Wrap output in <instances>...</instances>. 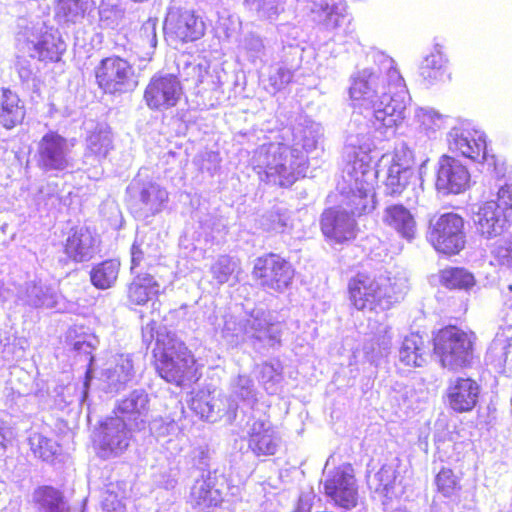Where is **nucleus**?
<instances>
[{"instance_id":"f257e3e1","label":"nucleus","mask_w":512,"mask_h":512,"mask_svg":"<svg viewBox=\"0 0 512 512\" xmlns=\"http://www.w3.org/2000/svg\"><path fill=\"white\" fill-rule=\"evenodd\" d=\"M349 97L354 108L366 111L351 120L359 116L375 132L385 134L405 118L408 91L394 60L385 54H377L372 66L351 75Z\"/></svg>"},{"instance_id":"f03ea898","label":"nucleus","mask_w":512,"mask_h":512,"mask_svg":"<svg viewBox=\"0 0 512 512\" xmlns=\"http://www.w3.org/2000/svg\"><path fill=\"white\" fill-rule=\"evenodd\" d=\"M373 132L367 123L355 116L349 124L346 136V164L342 171L343 182L339 189L343 203L351 208L353 214H362L374 209V185L377 171L372 164L370 152L373 144Z\"/></svg>"},{"instance_id":"7ed1b4c3","label":"nucleus","mask_w":512,"mask_h":512,"mask_svg":"<svg viewBox=\"0 0 512 512\" xmlns=\"http://www.w3.org/2000/svg\"><path fill=\"white\" fill-rule=\"evenodd\" d=\"M408 288V279L400 272L378 276L358 273L348 283L350 301L361 311L388 310L403 299Z\"/></svg>"},{"instance_id":"20e7f679","label":"nucleus","mask_w":512,"mask_h":512,"mask_svg":"<svg viewBox=\"0 0 512 512\" xmlns=\"http://www.w3.org/2000/svg\"><path fill=\"white\" fill-rule=\"evenodd\" d=\"M295 152L284 143L263 144L254 151L251 165L261 181L289 187L304 175L307 166L304 153Z\"/></svg>"},{"instance_id":"39448f33","label":"nucleus","mask_w":512,"mask_h":512,"mask_svg":"<svg viewBox=\"0 0 512 512\" xmlns=\"http://www.w3.org/2000/svg\"><path fill=\"white\" fill-rule=\"evenodd\" d=\"M154 356L156 369L167 382L180 386L196 377L193 355L174 334H157Z\"/></svg>"},{"instance_id":"423d86ee","label":"nucleus","mask_w":512,"mask_h":512,"mask_svg":"<svg viewBox=\"0 0 512 512\" xmlns=\"http://www.w3.org/2000/svg\"><path fill=\"white\" fill-rule=\"evenodd\" d=\"M129 207L138 219H147L161 213L169 201L165 187L139 173L127 187Z\"/></svg>"},{"instance_id":"0eeeda50","label":"nucleus","mask_w":512,"mask_h":512,"mask_svg":"<svg viewBox=\"0 0 512 512\" xmlns=\"http://www.w3.org/2000/svg\"><path fill=\"white\" fill-rule=\"evenodd\" d=\"M474 335L455 326L441 329L434 338V351L443 367L454 370L467 366L473 357Z\"/></svg>"},{"instance_id":"6e6552de","label":"nucleus","mask_w":512,"mask_h":512,"mask_svg":"<svg viewBox=\"0 0 512 512\" xmlns=\"http://www.w3.org/2000/svg\"><path fill=\"white\" fill-rule=\"evenodd\" d=\"M464 219L456 213H445L430 220L428 241L436 251L446 254H458L466 243Z\"/></svg>"},{"instance_id":"1a4fd4ad","label":"nucleus","mask_w":512,"mask_h":512,"mask_svg":"<svg viewBox=\"0 0 512 512\" xmlns=\"http://www.w3.org/2000/svg\"><path fill=\"white\" fill-rule=\"evenodd\" d=\"M253 275L265 289L282 292L294 278L292 265L277 254H267L256 260Z\"/></svg>"},{"instance_id":"9d476101","label":"nucleus","mask_w":512,"mask_h":512,"mask_svg":"<svg viewBox=\"0 0 512 512\" xmlns=\"http://www.w3.org/2000/svg\"><path fill=\"white\" fill-rule=\"evenodd\" d=\"M451 152L476 162H489L486 135L483 131L466 125L455 126L447 134Z\"/></svg>"},{"instance_id":"9b49d317","label":"nucleus","mask_w":512,"mask_h":512,"mask_svg":"<svg viewBox=\"0 0 512 512\" xmlns=\"http://www.w3.org/2000/svg\"><path fill=\"white\" fill-rule=\"evenodd\" d=\"M183 95L180 80L173 74L154 75L144 91V100L151 110L165 111L175 107Z\"/></svg>"},{"instance_id":"f8f14e48","label":"nucleus","mask_w":512,"mask_h":512,"mask_svg":"<svg viewBox=\"0 0 512 512\" xmlns=\"http://www.w3.org/2000/svg\"><path fill=\"white\" fill-rule=\"evenodd\" d=\"M132 430L131 424L120 416L107 418L96 437L100 457L106 459L122 454L129 446Z\"/></svg>"},{"instance_id":"ddd939ff","label":"nucleus","mask_w":512,"mask_h":512,"mask_svg":"<svg viewBox=\"0 0 512 512\" xmlns=\"http://www.w3.org/2000/svg\"><path fill=\"white\" fill-rule=\"evenodd\" d=\"M324 491L336 505L345 509L354 508L358 501V491L352 467L341 465L328 472Z\"/></svg>"},{"instance_id":"4468645a","label":"nucleus","mask_w":512,"mask_h":512,"mask_svg":"<svg viewBox=\"0 0 512 512\" xmlns=\"http://www.w3.org/2000/svg\"><path fill=\"white\" fill-rule=\"evenodd\" d=\"M472 222L477 235L485 240L501 236L512 224L509 216L494 200L475 206L472 211Z\"/></svg>"},{"instance_id":"2eb2a0df","label":"nucleus","mask_w":512,"mask_h":512,"mask_svg":"<svg viewBox=\"0 0 512 512\" xmlns=\"http://www.w3.org/2000/svg\"><path fill=\"white\" fill-rule=\"evenodd\" d=\"M134 71L132 66L120 57H107L96 67L98 85L108 93L123 92L131 86Z\"/></svg>"},{"instance_id":"dca6fc26","label":"nucleus","mask_w":512,"mask_h":512,"mask_svg":"<svg viewBox=\"0 0 512 512\" xmlns=\"http://www.w3.org/2000/svg\"><path fill=\"white\" fill-rule=\"evenodd\" d=\"M382 165L387 167L385 180L386 193L399 195L415 177L411 168L410 152L404 148H397L392 154L383 155Z\"/></svg>"},{"instance_id":"f3484780","label":"nucleus","mask_w":512,"mask_h":512,"mask_svg":"<svg viewBox=\"0 0 512 512\" xmlns=\"http://www.w3.org/2000/svg\"><path fill=\"white\" fill-rule=\"evenodd\" d=\"M471 176L460 160L443 155L438 161L436 188L445 194H460L470 187Z\"/></svg>"},{"instance_id":"a211bd4d","label":"nucleus","mask_w":512,"mask_h":512,"mask_svg":"<svg viewBox=\"0 0 512 512\" xmlns=\"http://www.w3.org/2000/svg\"><path fill=\"white\" fill-rule=\"evenodd\" d=\"M248 448L256 457L275 455L281 446V437L266 417L248 423Z\"/></svg>"},{"instance_id":"6ab92c4d","label":"nucleus","mask_w":512,"mask_h":512,"mask_svg":"<svg viewBox=\"0 0 512 512\" xmlns=\"http://www.w3.org/2000/svg\"><path fill=\"white\" fill-rule=\"evenodd\" d=\"M164 30L168 37L181 42L195 41L205 32L204 22L189 10H171L167 14Z\"/></svg>"},{"instance_id":"aec40b11","label":"nucleus","mask_w":512,"mask_h":512,"mask_svg":"<svg viewBox=\"0 0 512 512\" xmlns=\"http://www.w3.org/2000/svg\"><path fill=\"white\" fill-rule=\"evenodd\" d=\"M341 203L342 209H328L324 211L321 218L323 234L336 243L349 241L356 236V223L352 217L355 214L343 203V200Z\"/></svg>"},{"instance_id":"412c9836","label":"nucleus","mask_w":512,"mask_h":512,"mask_svg":"<svg viewBox=\"0 0 512 512\" xmlns=\"http://www.w3.org/2000/svg\"><path fill=\"white\" fill-rule=\"evenodd\" d=\"M97 250V239L87 227L72 228L64 243V253L75 263L87 262Z\"/></svg>"},{"instance_id":"4be33fe9","label":"nucleus","mask_w":512,"mask_h":512,"mask_svg":"<svg viewBox=\"0 0 512 512\" xmlns=\"http://www.w3.org/2000/svg\"><path fill=\"white\" fill-rule=\"evenodd\" d=\"M223 501L221 491L211 476L195 480L191 487L189 502L197 512H212Z\"/></svg>"},{"instance_id":"5701e85b","label":"nucleus","mask_w":512,"mask_h":512,"mask_svg":"<svg viewBox=\"0 0 512 512\" xmlns=\"http://www.w3.org/2000/svg\"><path fill=\"white\" fill-rule=\"evenodd\" d=\"M39 153L40 161L46 168L63 170L69 165V145L63 137L55 133L43 137Z\"/></svg>"},{"instance_id":"b1692460","label":"nucleus","mask_w":512,"mask_h":512,"mask_svg":"<svg viewBox=\"0 0 512 512\" xmlns=\"http://www.w3.org/2000/svg\"><path fill=\"white\" fill-rule=\"evenodd\" d=\"M447 396L453 410L457 412L470 411L477 403L479 386L470 378H456L450 381Z\"/></svg>"},{"instance_id":"393cba45","label":"nucleus","mask_w":512,"mask_h":512,"mask_svg":"<svg viewBox=\"0 0 512 512\" xmlns=\"http://www.w3.org/2000/svg\"><path fill=\"white\" fill-rule=\"evenodd\" d=\"M148 403V394L144 390H134L119 402L117 411L122 415L121 418L129 421L131 429L141 430L146 423Z\"/></svg>"},{"instance_id":"a878e982","label":"nucleus","mask_w":512,"mask_h":512,"mask_svg":"<svg viewBox=\"0 0 512 512\" xmlns=\"http://www.w3.org/2000/svg\"><path fill=\"white\" fill-rule=\"evenodd\" d=\"M384 223L395 230L402 238L411 241L417 233L414 216L403 205H392L385 209Z\"/></svg>"},{"instance_id":"bb28decb","label":"nucleus","mask_w":512,"mask_h":512,"mask_svg":"<svg viewBox=\"0 0 512 512\" xmlns=\"http://www.w3.org/2000/svg\"><path fill=\"white\" fill-rule=\"evenodd\" d=\"M292 135L293 147L291 149H296L295 154L301 153L298 147H301L304 152L309 153L318 147L323 135V129L319 123L310 119H304L294 126Z\"/></svg>"},{"instance_id":"cd10ccee","label":"nucleus","mask_w":512,"mask_h":512,"mask_svg":"<svg viewBox=\"0 0 512 512\" xmlns=\"http://www.w3.org/2000/svg\"><path fill=\"white\" fill-rule=\"evenodd\" d=\"M24 116V106L18 96L9 89L0 88V126L12 129L23 121Z\"/></svg>"},{"instance_id":"c85d7f7f","label":"nucleus","mask_w":512,"mask_h":512,"mask_svg":"<svg viewBox=\"0 0 512 512\" xmlns=\"http://www.w3.org/2000/svg\"><path fill=\"white\" fill-rule=\"evenodd\" d=\"M160 292V285L152 275L136 276L128 286V299L131 304L144 305L156 297Z\"/></svg>"},{"instance_id":"c756f323","label":"nucleus","mask_w":512,"mask_h":512,"mask_svg":"<svg viewBox=\"0 0 512 512\" xmlns=\"http://www.w3.org/2000/svg\"><path fill=\"white\" fill-rule=\"evenodd\" d=\"M427 360L424 341L418 334L406 336L399 349V361L407 367H422Z\"/></svg>"},{"instance_id":"7c9ffc66","label":"nucleus","mask_w":512,"mask_h":512,"mask_svg":"<svg viewBox=\"0 0 512 512\" xmlns=\"http://www.w3.org/2000/svg\"><path fill=\"white\" fill-rule=\"evenodd\" d=\"M307 9L313 20L323 24L327 29L337 28L344 18L333 0H307Z\"/></svg>"},{"instance_id":"2f4dec72","label":"nucleus","mask_w":512,"mask_h":512,"mask_svg":"<svg viewBox=\"0 0 512 512\" xmlns=\"http://www.w3.org/2000/svg\"><path fill=\"white\" fill-rule=\"evenodd\" d=\"M103 376L110 391H118L134 376L133 364L129 355H119L114 366L106 369Z\"/></svg>"},{"instance_id":"473e14b6","label":"nucleus","mask_w":512,"mask_h":512,"mask_svg":"<svg viewBox=\"0 0 512 512\" xmlns=\"http://www.w3.org/2000/svg\"><path fill=\"white\" fill-rule=\"evenodd\" d=\"M447 117L431 107H417L414 122L417 129L428 137H435L446 125Z\"/></svg>"},{"instance_id":"72a5a7b5","label":"nucleus","mask_w":512,"mask_h":512,"mask_svg":"<svg viewBox=\"0 0 512 512\" xmlns=\"http://www.w3.org/2000/svg\"><path fill=\"white\" fill-rule=\"evenodd\" d=\"M247 320L248 339H257L268 346H275L280 343V331L278 326L269 324L266 318L251 315Z\"/></svg>"},{"instance_id":"f704fd0d","label":"nucleus","mask_w":512,"mask_h":512,"mask_svg":"<svg viewBox=\"0 0 512 512\" xmlns=\"http://www.w3.org/2000/svg\"><path fill=\"white\" fill-rule=\"evenodd\" d=\"M87 151L97 158H105L113 148V135L110 127L100 123L87 137Z\"/></svg>"},{"instance_id":"c9c22d12","label":"nucleus","mask_w":512,"mask_h":512,"mask_svg":"<svg viewBox=\"0 0 512 512\" xmlns=\"http://www.w3.org/2000/svg\"><path fill=\"white\" fill-rule=\"evenodd\" d=\"M120 271V262L116 259L105 260L93 266L90 280L93 286L105 290L114 286Z\"/></svg>"},{"instance_id":"e433bc0d","label":"nucleus","mask_w":512,"mask_h":512,"mask_svg":"<svg viewBox=\"0 0 512 512\" xmlns=\"http://www.w3.org/2000/svg\"><path fill=\"white\" fill-rule=\"evenodd\" d=\"M34 50L37 51L41 61H58L66 50V45L57 32H46L34 45Z\"/></svg>"},{"instance_id":"4c0bfd02","label":"nucleus","mask_w":512,"mask_h":512,"mask_svg":"<svg viewBox=\"0 0 512 512\" xmlns=\"http://www.w3.org/2000/svg\"><path fill=\"white\" fill-rule=\"evenodd\" d=\"M446 63L447 59L440 46L437 45L422 62L420 74L429 83L441 80L446 73Z\"/></svg>"},{"instance_id":"58836bf2","label":"nucleus","mask_w":512,"mask_h":512,"mask_svg":"<svg viewBox=\"0 0 512 512\" xmlns=\"http://www.w3.org/2000/svg\"><path fill=\"white\" fill-rule=\"evenodd\" d=\"M179 73L184 81L191 82L198 86L209 77L210 63L205 58H197L192 61H184L178 64Z\"/></svg>"},{"instance_id":"ea45409f","label":"nucleus","mask_w":512,"mask_h":512,"mask_svg":"<svg viewBox=\"0 0 512 512\" xmlns=\"http://www.w3.org/2000/svg\"><path fill=\"white\" fill-rule=\"evenodd\" d=\"M85 12L83 0H58L55 7V17L63 23H78L84 18Z\"/></svg>"},{"instance_id":"a19ab883","label":"nucleus","mask_w":512,"mask_h":512,"mask_svg":"<svg viewBox=\"0 0 512 512\" xmlns=\"http://www.w3.org/2000/svg\"><path fill=\"white\" fill-rule=\"evenodd\" d=\"M258 367L259 381L267 393L273 395L279 390L283 380L282 366L279 362H264Z\"/></svg>"},{"instance_id":"79ce46f5","label":"nucleus","mask_w":512,"mask_h":512,"mask_svg":"<svg viewBox=\"0 0 512 512\" xmlns=\"http://www.w3.org/2000/svg\"><path fill=\"white\" fill-rule=\"evenodd\" d=\"M440 282L449 289L468 290L475 285V278L463 268H447L440 272Z\"/></svg>"},{"instance_id":"37998d69","label":"nucleus","mask_w":512,"mask_h":512,"mask_svg":"<svg viewBox=\"0 0 512 512\" xmlns=\"http://www.w3.org/2000/svg\"><path fill=\"white\" fill-rule=\"evenodd\" d=\"M239 262L227 255H222L212 264L210 272L213 279L220 285L228 283L232 278H237Z\"/></svg>"},{"instance_id":"c03bdc74","label":"nucleus","mask_w":512,"mask_h":512,"mask_svg":"<svg viewBox=\"0 0 512 512\" xmlns=\"http://www.w3.org/2000/svg\"><path fill=\"white\" fill-rule=\"evenodd\" d=\"M231 397L236 401L253 405L257 402V390L252 378L248 375H238L230 384Z\"/></svg>"},{"instance_id":"a18cd8bd","label":"nucleus","mask_w":512,"mask_h":512,"mask_svg":"<svg viewBox=\"0 0 512 512\" xmlns=\"http://www.w3.org/2000/svg\"><path fill=\"white\" fill-rule=\"evenodd\" d=\"M396 480V471L392 466L384 465L380 470L374 474L369 480L371 487L376 492L382 494L387 498H392L394 495V484Z\"/></svg>"},{"instance_id":"49530a36","label":"nucleus","mask_w":512,"mask_h":512,"mask_svg":"<svg viewBox=\"0 0 512 512\" xmlns=\"http://www.w3.org/2000/svg\"><path fill=\"white\" fill-rule=\"evenodd\" d=\"M99 341L95 335L84 334L77 336L72 342V349L79 355H84L88 359L89 367L86 372V381L84 383L85 389L88 388L89 380L92 373V364L94 357L92 355L93 350L97 347Z\"/></svg>"},{"instance_id":"de8ad7c7","label":"nucleus","mask_w":512,"mask_h":512,"mask_svg":"<svg viewBox=\"0 0 512 512\" xmlns=\"http://www.w3.org/2000/svg\"><path fill=\"white\" fill-rule=\"evenodd\" d=\"M247 320L242 321L233 315H226L224 318V326L222 336L232 344H238L248 339Z\"/></svg>"},{"instance_id":"09e8293b","label":"nucleus","mask_w":512,"mask_h":512,"mask_svg":"<svg viewBox=\"0 0 512 512\" xmlns=\"http://www.w3.org/2000/svg\"><path fill=\"white\" fill-rule=\"evenodd\" d=\"M293 77L291 69L277 66L271 67L266 78L262 80L265 90L271 94H275L278 91L285 88Z\"/></svg>"},{"instance_id":"8fccbe9b","label":"nucleus","mask_w":512,"mask_h":512,"mask_svg":"<svg viewBox=\"0 0 512 512\" xmlns=\"http://www.w3.org/2000/svg\"><path fill=\"white\" fill-rule=\"evenodd\" d=\"M244 5L262 20L275 19L279 13L277 0H244Z\"/></svg>"},{"instance_id":"3c124183","label":"nucleus","mask_w":512,"mask_h":512,"mask_svg":"<svg viewBox=\"0 0 512 512\" xmlns=\"http://www.w3.org/2000/svg\"><path fill=\"white\" fill-rule=\"evenodd\" d=\"M237 410L238 402L232 397L228 398L221 394L214 395L213 422L222 417H227L229 421H233L236 418Z\"/></svg>"},{"instance_id":"603ef678","label":"nucleus","mask_w":512,"mask_h":512,"mask_svg":"<svg viewBox=\"0 0 512 512\" xmlns=\"http://www.w3.org/2000/svg\"><path fill=\"white\" fill-rule=\"evenodd\" d=\"M214 395L206 392H199L192 398L190 408L200 416V418L213 422V401Z\"/></svg>"},{"instance_id":"864d4df0","label":"nucleus","mask_w":512,"mask_h":512,"mask_svg":"<svg viewBox=\"0 0 512 512\" xmlns=\"http://www.w3.org/2000/svg\"><path fill=\"white\" fill-rule=\"evenodd\" d=\"M124 16L123 10L116 4L102 3L99 8L100 23L105 28L117 27Z\"/></svg>"},{"instance_id":"5fc2aeb1","label":"nucleus","mask_w":512,"mask_h":512,"mask_svg":"<svg viewBox=\"0 0 512 512\" xmlns=\"http://www.w3.org/2000/svg\"><path fill=\"white\" fill-rule=\"evenodd\" d=\"M44 512H56L61 501L60 493L49 486L39 488L34 495Z\"/></svg>"},{"instance_id":"6e6d98bb","label":"nucleus","mask_w":512,"mask_h":512,"mask_svg":"<svg viewBox=\"0 0 512 512\" xmlns=\"http://www.w3.org/2000/svg\"><path fill=\"white\" fill-rule=\"evenodd\" d=\"M241 48L252 62L261 59L265 54L263 39L254 33H249L243 38Z\"/></svg>"},{"instance_id":"4d7b16f0","label":"nucleus","mask_w":512,"mask_h":512,"mask_svg":"<svg viewBox=\"0 0 512 512\" xmlns=\"http://www.w3.org/2000/svg\"><path fill=\"white\" fill-rule=\"evenodd\" d=\"M436 485L443 496L450 497L458 488V480L451 469L443 468L436 476Z\"/></svg>"},{"instance_id":"13d9d810","label":"nucleus","mask_w":512,"mask_h":512,"mask_svg":"<svg viewBox=\"0 0 512 512\" xmlns=\"http://www.w3.org/2000/svg\"><path fill=\"white\" fill-rule=\"evenodd\" d=\"M266 223H264V226L267 230H271L274 232H284L285 229L289 225L290 217L287 211H272L269 213V215L266 218Z\"/></svg>"},{"instance_id":"bf43d9fd","label":"nucleus","mask_w":512,"mask_h":512,"mask_svg":"<svg viewBox=\"0 0 512 512\" xmlns=\"http://www.w3.org/2000/svg\"><path fill=\"white\" fill-rule=\"evenodd\" d=\"M493 253L499 265L512 269V238L497 246Z\"/></svg>"},{"instance_id":"052dcab7","label":"nucleus","mask_w":512,"mask_h":512,"mask_svg":"<svg viewBox=\"0 0 512 512\" xmlns=\"http://www.w3.org/2000/svg\"><path fill=\"white\" fill-rule=\"evenodd\" d=\"M139 36L144 47L154 49L157 45L156 22L154 20L146 21L139 31Z\"/></svg>"},{"instance_id":"680f3d73","label":"nucleus","mask_w":512,"mask_h":512,"mask_svg":"<svg viewBox=\"0 0 512 512\" xmlns=\"http://www.w3.org/2000/svg\"><path fill=\"white\" fill-rule=\"evenodd\" d=\"M57 302L58 294L53 287H47L45 291L40 289L34 297V306L53 308L56 306Z\"/></svg>"},{"instance_id":"e2e57ef3","label":"nucleus","mask_w":512,"mask_h":512,"mask_svg":"<svg viewBox=\"0 0 512 512\" xmlns=\"http://www.w3.org/2000/svg\"><path fill=\"white\" fill-rule=\"evenodd\" d=\"M392 339L393 336L389 327L386 326L379 331V335L376 339L378 349L375 351V357H382L390 352L392 347Z\"/></svg>"},{"instance_id":"0e129e2a","label":"nucleus","mask_w":512,"mask_h":512,"mask_svg":"<svg viewBox=\"0 0 512 512\" xmlns=\"http://www.w3.org/2000/svg\"><path fill=\"white\" fill-rule=\"evenodd\" d=\"M512 221V185L501 187L494 200Z\"/></svg>"},{"instance_id":"69168bd1","label":"nucleus","mask_w":512,"mask_h":512,"mask_svg":"<svg viewBox=\"0 0 512 512\" xmlns=\"http://www.w3.org/2000/svg\"><path fill=\"white\" fill-rule=\"evenodd\" d=\"M492 348L501 349L503 362L505 364H512V334L505 339L498 335L493 341Z\"/></svg>"},{"instance_id":"338daca9","label":"nucleus","mask_w":512,"mask_h":512,"mask_svg":"<svg viewBox=\"0 0 512 512\" xmlns=\"http://www.w3.org/2000/svg\"><path fill=\"white\" fill-rule=\"evenodd\" d=\"M58 445L55 441L46 437H39L38 439V453L45 461H49L57 453Z\"/></svg>"},{"instance_id":"774afa93","label":"nucleus","mask_w":512,"mask_h":512,"mask_svg":"<svg viewBox=\"0 0 512 512\" xmlns=\"http://www.w3.org/2000/svg\"><path fill=\"white\" fill-rule=\"evenodd\" d=\"M501 296L504 307V320L512 326V283L502 287Z\"/></svg>"}]
</instances>
